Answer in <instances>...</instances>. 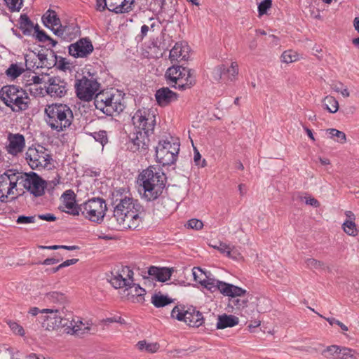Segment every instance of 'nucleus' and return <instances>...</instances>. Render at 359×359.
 Instances as JSON below:
<instances>
[{"label": "nucleus", "instance_id": "f257e3e1", "mask_svg": "<svg viewBox=\"0 0 359 359\" xmlns=\"http://www.w3.org/2000/svg\"><path fill=\"white\" fill-rule=\"evenodd\" d=\"M113 205V214L107 220L110 229H136L142 223L144 209L137 200L125 196L116 198Z\"/></svg>", "mask_w": 359, "mask_h": 359}, {"label": "nucleus", "instance_id": "f03ea898", "mask_svg": "<svg viewBox=\"0 0 359 359\" xmlns=\"http://www.w3.org/2000/svg\"><path fill=\"white\" fill-rule=\"evenodd\" d=\"M138 180L143 188V197L151 201L158 198L163 193L166 176L159 168L149 166L139 175Z\"/></svg>", "mask_w": 359, "mask_h": 359}, {"label": "nucleus", "instance_id": "7ed1b4c3", "mask_svg": "<svg viewBox=\"0 0 359 359\" xmlns=\"http://www.w3.org/2000/svg\"><path fill=\"white\" fill-rule=\"evenodd\" d=\"M46 122L52 130L61 132L69 128L74 120L71 108L64 104H52L45 108Z\"/></svg>", "mask_w": 359, "mask_h": 359}, {"label": "nucleus", "instance_id": "20e7f679", "mask_svg": "<svg viewBox=\"0 0 359 359\" xmlns=\"http://www.w3.org/2000/svg\"><path fill=\"white\" fill-rule=\"evenodd\" d=\"M94 104L97 110L109 116L119 115L124 109L123 96L118 91H102L94 98Z\"/></svg>", "mask_w": 359, "mask_h": 359}, {"label": "nucleus", "instance_id": "39448f33", "mask_svg": "<svg viewBox=\"0 0 359 359\" xmlns=\"http://www.w3.org/2000/svg\"><path fill=\"white\" fill-rule=\"evenodd\" d=\"M0 99L13 111H22L28 107L29 97L21 88L14 86H5L0 90Z\"/></svg>", "mask_w": 359, "mask_h": 359}, {"label": "nucleus", "instance_id": "423d86ee", "mask_svg": "<svg viewBox=\"0 0 359 359\" xmlns=\"http://www.w3.org/2000/svg\"><path fill=\"white\" fill-rule=\"evenodd\" d=\"M165 76L168 81L174 83L181 90L189 89L196 83L195 72L191 69L173 65L169 67Z\"/></svg>", "mask_w": 359, "mask_h": 359}, {"label": "nucleus", "instance_id": "0eeeda50", "mask_svg": "<svg viewBox=\"0 0 359 359\" xmlns=\"http://www.w3.org/2000/svg\"><path fill=\"white\" fill-rule=\"evenodd\" d=\"M19 172L9 170L0 175V201L6 202L9 196L12 199L21 194L22 189L18 185Z\"/></svg>", "mask_w": 359, "mask_h": 359}, {"label": "nucleus", "instance_id": "6e6552de", "mask_svg": "<svg viewBox=\"0 0 359 359\" xmlns=\"http://www.w3.org/2000/svg\"><path fill=\"white\" fill-rule=\"evenodd\" d=\"M79 215L86 219L96 223L104 220L107 205L101 198H93L79 205Z\"/></svg>", "mask_w": 359, "mask_h": 359}, {"label": "nucleus", "instance_id": "1a4fd4ad", "mask_svg": "<svg viewBox=\"0 0 359 359\" xmlns=\"http://www.w3.org/2000/svg\"><path fill=\"white\" fill-rule=\"evenodd\" d=\"M18 185L22 189L21 194L24 190L28 191L34 197H40L45 193L46 181L34 172H19Z\"/></svg>", "mask_w": 359, "mask_h": 359}, {"label": "nucleus", "instance_id": "9d476101", "mask_svg": "<svg viewBox=\"0 0 359 359\" xmlns=\"http://www.w3.org/2000/svg\"><path fill=\"white\" fill-rule=\"evenodd\" d=\"M171 317L195 327H198L204 323L202 313L193 306L186 308L181 305L176 306L171 311Z\"/></svg>", "mask_w": 359, "mask_h": 359}, {"label": "nucleus", "instance_id": "9b49d317", "mask_svg": "<svg viewBox=\"0 0 359 359\" xmlns=\"http://www.w3.org/2000/svg\"><path fill=\"white\" fill-rule=\"evenodd\" d=\"M133 275L134 273L130 267L123 266L119 272L112 276L109 282L116 289L122 287L128 289L134 287L135 293L137 296H144L145 290L138 285L133 284Z\"/></svg>", "mask_w": 359, "mask_h": 359}, {"label": "nucleus", "instance_id": "f8f14e48", "mask_svg": "<svg viewBox=\"0 0 359 359\" xmlns=\"http://www.w3.org/2000/svg\"><path fill=\"white\" fill-rule=\"evenodd\" d=\"M179 151V142L160 141L156 147V157L163 165H170L176 161Z\"/></svg>", "mask_w": 359, "mask_h": 359}, {"label": "nucleus", "instance_id": "ddd939ff", "mask_svg": "<svg viewBox=\"0 0 359 359\" xmlns=\"http://www.w3.org/2000/svg\"><path fill=\"white\" fill-rule=\"evenodd\" d=\"M65 307L57 306L56 309H45L41 310V313H46L42 327L47 330H54L59 327L64 330L69 324V318L65 316Z\"/></svg>", "mask_w": 359, "mask_h": 359}, {"label": "nucleus", "instance_id": "4468645a", "mask_svg": "<svg viewBox=\"0 0 359 359\" xmlns=\"http://www.w3.org/2000/svg\"><path fill=\"white\" fill-rule=\"evenodd\" d=\"M135 130L153 133L156 126V116L151 109L142 108L137 110L132 117Z\"/></svg>", "mask_w": 359, "mask_h": 359}, {"label": "nucleus", "instance_id": "2eb2a0df", "mask_svg": "<svg viewBox=\"0 0 359 359\" xmlns=\"http://www.w3.org/2000/svg\"><path fill=\"white\" fill-rule=\"evenodd\" d=\"M202 285L210 290L215 291V290H218L222 294L228 297L243 296L246 292V290L241 287L216 280L211 277L210 273L207 274Z\"/></svg>", "mask_w": 359, "mask_h": 359}, {"label": "nucleus", "instance_id": "dca6fc26", "mask_svg": "<svg viewBox=\"0 0 359 359\" xmlns=\"http://www.w3.org/2000/svg\"><path fill=\"white\" fill-rule=\"evenodd\" d=\"M43 25L50 29L53 34L60 37L64 41H69L70 38V27L62 26L60 24V20L57 17L56 12L53 10H48L42 16Z\"/></svg>", "mask_w": 359, "mask_h": 359}, {"label": "nucleus", "instance_id": "f3484780", "mask_svg": "<svg viewBox=\"0 0 359 359\" xmlns=\"http://www.w3.org/2000/svg\"><path fill=\"white\" fill-rule=\"evenodd\" d=\"M76 93L77 97L83 101L91 100L100 88V83L96 79L83 76L76 80L75 83Z\"/></svg>", "mask_w": 359, "mask_h": 359}, {"label": "nucleus", "instance_id": "a211bd4d", "mask_svg": "<svg viewBox=\"0 0 359 359\" xmlns=\"http://www.w3.org/2000/svg\"><path fill=\"white\" fill-rule=\"evenodd\" d=\"M25 155L26 160L32 169L46 168L50 164V155L42 146L36 148L29 147Z\"/></svg>", "mask_w": 359, "mask_h": 359}, {"label": "nucleus", "instance_id": "6ab92c4d", "mask_svg": "<svg viewBox=\"0 0 359 359\" xmlns=\"http://www.w3.org/2000/svg\"><path fill=\"white\" fill-rule=\"evenodd\" d=\"M68 49L69 55L72 57L84 58L93 53L94 47L88 38H81L75 43L70 44Z\"/></svg>", "mask_w": 359, "mask_h": 359}, {"label": "nucleus", "instance_id": "aec40b11", "mask_svg": "<svg viewBox=\"0 0 359 359\" xmlns=\"http://www.w3.org/2000/svg\"><path fill=\"white\" fill-rule=\"evenodd\" d=\"M46 93L51 97H62L67 91V83L59 76H53L48 79L46 83Z\"/></svg>", "mask_w": 359, "mask_h": 359}, {"label": "nucleus", "instance_id": "412c9836", "mask_svg": "<svg viewBox=\"0 0 359 359\" xmlns=\"http://www.w3.org/2000/svg\"><path fill=\"white\" fill-rule=\"evenodd\" d=\"M152 133H146L145 131L135 130L130 137V149L133 151H144L148 149L149 138Z\"/></svg>", "mask_w": 359, "mask_h": 359}, {"label": "nucleus", "instance_id": "4be33fe9", "mask_svg": "<svg viewBox=\"0 0 359 359\" xmlns=\"http://www.w3.org/2000/svg\"><path fill=\"white\" fill-rule=\"evenodd\" d=\"M91 329V323L88 321L83 322L80 318L69 319V324L65 330V332L69 334L82 335L88 332Z\"/></svg>", "mask_w": 359, "mask_h": 359}, {"label": "nucleus", "instance_id": "5701e85b", "mask_svg": "<svg viewBox=\"0 0 359 359\" xmlns=\"http://www.w3.org/2000/svg\"><path fill=\"white\" fill-rule=\"evenodd\" d=\"M62 206L60 209L65 212L76 216L79 215V206L76 205L75 194L72 190H67L62 195Z\"/></svg>", "mask_w": 359, "mask_h": 359}, {"label": "nucleus", "instance_id": "b1692460", "mask_svg": "<svg viewBox=\"0 0 359 359\" xmlns=\"http://www.w3.org/2000/svg\"><path fill=\"white\" fill-rule=\"evenodd\" d=\"M8 144L6 146V151L12 155H17L22 152L25 146V137L19 133H10L8 137Z\"/></svg>", "mask_w": 359, "mask_h": 359}, {"label": "nucleus", "instance_id": "393cba45", "mask_svg": "<svg viewBox=\"0 0 359 359\" xmlns=\"http://www.w3.org/2000/svg\"><path fill=\"white\" fill-rule=\"evenodd\" d=\"M155 97L160 106L165 107L176 101L178 98V95L170 90L169 88L163 87L156 90Z\"/></svg>", "mask_w": 359, "mask_h": 359}, {"label": "nucleus", "instance_id": "a878e982", "mask_svg": "<svg viewBox=\"0 0 359 359\" xmlns=\"http://www.w3.org/2000/svg\"><path fill=\"white\" fill-rule=\"evenodd\" d=\"M190 48L187 43H176L170 51V59L172 61L187 60L189 57Z\"/></svg>", "mask_w": 359, "mask_h": 359}, {"label": "nucleus", "instance_id": "bb28decb", "mask_svg": "<svg viewBox=\"0 0 359 359\" xmlns=\"http://www.w3.org/2000/svg\"><path fill=\"white\" fill-rule=\"evenodd\" d=\"M134 0H108L107 9L115 13H124L133 9Z\"/></svg>", "mask_w": 359, "mask_h": 359}, {"label": "nucleus", "instance_id": "cd10ccee", "mask_svg": "<svg viewBox=\"0 0 359 359\" xmlns=\"http://www.w3.org/2000/svg\"><path fill=\"white\" fill-rule=\"evenodd\" d=\"M172 270L168 268H160L151 266L148 269V275L160 282H165L170 279Z\"/></svg>", "mask_w": 359, "mask_h": 359}, {"label": "nucleus", "instance_id": "c85d7f7f", "mask_svg": "<svg viewBox=\"0 0 359 359\" xmlns=\"http://www.w3.org/2000/svg\"><path fill=\"white\" fill-rule=\"evenodd\" d=\"M238 323L239 319L238 317L224 313L218 316L216 327L218 330L232 327L237 325Z\"/></svg>", "mask_w": 359, "mask_h": 359}, {"label": "nucleus", "instance_id": "c756f323", "mask_svg": "<svg viewBox=\"0 0 359 359\" xmlns=\"http://www.w3.org/2000/svg\"><path fill=\"white\" fill-rule=\"evenodd\" d=\"M43 301L46 304H57L58 306H63L66 302V297L63 293L58 292H50L44 295Z\"/></svg>", "mask_w": 359, "mask_h": 359}, {"label": "nucleus", "instance_id": "7c9ffc66", "mask_svg": "<svg viewBox=\"0 0 359 359\" xmlns=\"http://www.w3.org/2000/svg\"><path fill=\"white\" fill-rule=\"evenodd\" d=\"M35 26L34 23L29 20L26 14L20 15L19 20V28L22 30L23 34L29 36L34 30Z\"/></svg>", "mask_w": 359, "mask_h": 359}, {"label": "nucleus", "instance_id": "2f4dec72", "mask_svg": "<svg viewBox=\"0 0 359 359\" xmlns=\"http://www.w3.org/2000/svg\"><path fill=\"white\" fill-rule=\"evenodd\" d=\"M39 57L41 62V65L47 67L55 66L57 63V56L55 54V53L52 50H50L49 54H39Z\"/></svg>", "mask_w": 359, "mask_h": 359}, {"label": "nucleus", "instance_id": "473e14b6", "mask_svg": "<svg viewBox=\"0 0 359 359\" xmlns=\"http://www.w3.org/2000/svg\"><path fill=\"white\" fill-rule=\"evenodd\" d=\"M172 302V299L161 293L155 294L151 297V303L157 308L165 306Z\"/></svg>", "mask_w": 359, "mask_h": 359}, {"label": "nucleus", "instance_id": "72a5a7b5", "mask_svg": "<svg viewBox=\"0 0 359 359\" xmlns=\"http://www.w3.org/2000/svg\"><path fill=\"white\" fill-rule=\"evenodd\" d=\"M323 104L325 109L330 113H335L339 109L338 101L330 95H327L323 99Z\"/></svg>", "mask_w": 359, "mask_h": 359}, {"label": "nucleus", "instance_id": "f704fd0d", "mask_svg": "<svg viewBox=\"0 0 359 359\" xmlns=\"http://www.w3.org/2000/svg\"><path fill=\"white\" fill-rule=\"evenodd\" d=\"M137 346L139 350H145L147 352L149 353H156L160 348V345L157 342L147 343L146 341H140L137 344Z\"/></svg>", "mask_w": 359, "mask_h": 359}, {"label": "nucleus", "instance_id": "c9c22d12", "mask_svg": "<svg viewBox=\"0 0 359 359\" xmlns=\"http://www.w3.org/2000/svg\"><path fill=\"white\" fill-rule=\"evenodd\" d=\"M25 71L22 65L13 63L6 69V74L12 79H16L20 76Z\"/></svg>", "mask_w": 359, "mask_h": 359}, {"label": "nucleus", "instance_id": "e433bc0d", "mask_svg": "<svg viewBox=\"0 0 359 359\" xmlns=\"http://www.w3.org/2000/svg\"><path fill=\"white\" fill-rule=\"evenodd\" d=\"M341 347L337 345L329 346L323 351L322 355L327 358H334L339 359Z\"/></svg>", "mask_w": 359, "mask_h": 359}, {"label": "nucleus", "instance_id": "4c0bfd02", "mask_svg": "<svg viewBox=\"0 0 359 359\" xmlns=\"http://www.w3.org/2000/svg\"><path fill=\"white\" fill-rule=\"evenodd\" d=\"M339 359H359V353L353 349L341 347Z\"/></svg>", "mask_w": 359, "mask_h": 359}, {"label": "nucleus", "instance_id": "58836bf2", "mask_svg": "<svg viewBox=\"0 0 359 359\" xmlns=\"http://www.w3.org/2000/svg\"><path fill=\"white\" fill-rule=\"evenodd\" d=\"M344 231L349 236H355L358 235V229L355 221L345 220L342 224Z\"/></svg>", "mask_w": 359, "mask_h": 359}, {"label": "nucleus", "instance_id": "ea45409f", "mask_svg": "<svg viewBox=\"0 0 359 359\" xmlns=\"http://www.w3.org/2000/svg\"><path fill=\"white\" fill-rule=\"evenodd\" d=\"M306 266L311 270L325 269L326 266L324 262L313 258H308L305 260Z\"/></svg>", "mask_w": 359, "mask_h": 359}, {"label": "nucleus", "instance_id": "a19ab883", "mask_svg": "<svg viewBox=\"0 0 359 359\" xmlns=\"http://www.w3.org/2000/svg\"><path fill=\"white\" fill-rule=\"evenodd\" d=\"M298 59V54L292 50L284 51L281 55L282 62L287 64L296 62Z\"/></svg>", "mask_w": 359, "mask_h": 359}, {"label": "nucleus", "instance_id": "79ce46f5", "mask_svg": "<svg viewBox=\"0 0 359 359\" xmlns=\"http://www.w3.org/2000/svg\"><path fill=\"white\" fill-rule=\"evenodd\" d=\"M192 273L194 280L198 282L202 285V283L204 282V278H205L208 273L204 272L199 267H194L192 269Z\"/></svg>", "mask_w": 359, "mask_h": 359}, {"label": "nucleus", "instance_id": "37998d69", "mask_svg": "<svg viewBox=\"0 0 359 359\" xmlns=\"http://www.w3.org/2000/svg\"><path fill=\"white\" fill-rule=\"evenodd\" d=\"M229 74L231 81L233 80L238 74V65L236 62H232L229 67H226L225 74Z\"/></svg>", "mask_w": 359, "mask_h": 359}, {"label": "nucleus", "instance_id": "c03bdc74", "mask_svg": "<svg viewBox=\"0 0 359 359\" xmlns=\"http://www.w3.org/2000/svg\"><path fill=\"white\" fill-rule=\"evenodd\" d=\"M93 136L95 141L100 142L102 146L105 145L108 142L107 134L105 130L95 132L93 133Z\"/></svg>", "mask_w": 359, "mask_h": 359}, {"label": "nucleus", "instance_id": "a18cd8bd", "mask_svg": "<svg viewBox=\"0 0 359 359\" xmlns=\"http://www.w3.org/2000/svg\"><path fill=\"white\" fill-rule=\"evenodd\" d=\"M9 327L13 332V333L18 334L20 336H24L25 332L24 328L20 325L18 323L12 320H9L7 322Z\"/></svg>", "mask_w": 359, "mask_h": 359}, {"label": "nucleus", "instance_id": "49530a36", "mask_svg": "<svg viewBox=\"0 0 359 359\" xmlns=\"http://www.w3.org/2000/svg\"><path fill=\"white\" fill-rule=\"evenodd\" d=\"M327 132L331 135V137H337L339 138L338 142L343 144L346 142V137L344 133L339 131L337 129L330 128L327 129Z\"/></svg>", "mask_w": 359, "mask_h": 359}, {"label": "nucleus", "instance_id": "de8ad7c7", "mask_svg": "<svg viewBox=\"0 0 359 359\" xmlns=\"http://www.w3.org/2000/svg\"><path fill=\"white\" fill-rule=\"evenodd\" d=\"M225 72H226L225 65H222L217 66L215 68H214V69L212 72V78L215 81H219L222 79V75H225Z\"/></svg>", "mask_w": 359, "mask_h": 359}, {"label": "nucleus", "instance_id": "09e8293b", "mask_svg": "<svg viewBox=\"0 0 359 359\" xmlns=\"http://www.w3.org/2000/svg\"><path fill=\"white\" fill-rule=\"evenodd\" d=\"M6 3L11 11H19L22 5V0H6Z\"/></svg>", "mask_w": 359, "mask_h": 359}, {"label": "nucleus", "instance_id": "8fccbe9b", "mask_svg": "<svg viewBox=\"0 0 359 359\" xmlns=\"http://www.w3.org/2000/svg\"><path fill=\"white\" fill-rule=\"evenodd\" d=\"M213 248L218 250L220 252L225 254L226 256H231V248L224 243H219L218 245H212Z\"/></svg>", "mask_w": 359, "mask_h": 359}, {"label": "nucleus", "instance_id": "3c124183", "mask_svg": "<svg viewBox=\"0 0 359 359\" xmlns=\"http://www.w3.org/2000/svg\"><path fill=\"white\" fill-rule=\"evenodd\" d=\"M272 5L271 0H264L258 5V12L260 16L266 13L267 10L271 8Z\"/></svg>", "mask_w": 359, "mask_h": 359}, {"label": "nucleus", "instance_id": "603ef678", "mask_svg": "<svg viewBox=\"0 0 359 359\" xmlns=\"http://www.w3.org/2000/svg\"><path fill=\"white\" fill-rule=\"evenodd\" d=\"M185 226L189 229L200 230L203 227V223L200 219H191L187 222Z\"/></svg>", "mask_w": 359, "mask_h": 359}, {"label": "nucleus", "instance_id": "864d4df0", "mask_svg": "<svg viewBox=\"0 0 359 359\" xmlns=\"http://www.w3.org/2000/svg\"><path fill=\"white\" fill-rule=\"evenodd\" d=\"M36 216L20 215L18 217L16 222L19 224H27L34 223L36 222Z\"/></svg>", "mask_w": 359, "mask_h": 359}, {"label": "nucleus", "instance_id": "5fc2aeb1", "mask_svg": "<svg viewBox=\"0 0 359 359\" xmlns=\"http://www.w3.org/2000/svg\"><path fill=\"white\" fill-rule=\"evenodd\" d=\"M300 199L301 201H304L306 205H309L315 208H318L320 206V203L318 202V201L309 195L301 196Z\"/></svg>", "mask_w": 359, "mask_h": 359}, {"label": "nucleus", "instance_id": "6e6d98bb", "mask_svg": "<svg viewBox=\"0 0 359 359\" xmlns=\"http://www.w3.org/2000/svg\"><path fill=\"white\" fill-rule=\"evenodd\" d=\"M34 31L36 33V37L39 41L46 42L49 39V36L44 31L40 30L38 25H35Z\"/></svg>", "mask_w": 359, "mask_h": 359}, {"label": "nucleus", "instance_id": "4d7b16f0", "mask_svg": "<svg viewBox=\"0 0 359 359\" xmlns=\"http://www.w3.org/2000/svg\"><path fill=\"white\" fill-rule=\"evenodd\" d=\"M238 296L231 297V298L229 299V304L233 306H236L238 309L243 308L246 302L245 300H241L240 299L236 298Z\"/></svg>", "mask_w": 359, "mask_h": 359}, {"label": "nucleus", "instance_id": "13d9d810", "mask_svg": "<svg viewBox=\"0 0 359 359\" xmlns=\"http://www.w3.org/2000/svg\"><path fill=\"white\" fill-rule=\"evenodd\" d=\"M57 68L60 70L65 71L67 69H69L70 68V63L63 57H59V60L57 59Z\"/></svg>", "mask_w": 359, "mask_h": 359}, {"label": "nucleus", "instance_id": "bf43d9fd", "mask_svg": "<svg viewBox=\"0 0 359 359\" xmlns=\"http://www.w3.org/2000/svg\"><path fill=\"white\" fill-rule=\"evenodd\" d=\"M325 320L330 323V325H333L334 324H338V326H339L342 330L348 331V327L341 321L333 318H326Z\"/></svg>", "mask_w": 359, "mask_h": 359}, {"label": "nucleus", "instance_id": "052dcab7", "mask_svg": "<svg viewBox=\"0 0 359 359\" xmlns=\"http://www.w3.org/2000/svg\"><path fill=\"white\" fill-rule=\"evenodd\" d=\"M201 156L200 153L198 152V151L197 149H195L194 157V162L197 165H199L203 168L205 165V160L203 159L202 161V162L201 163Z\"/></svg>", "mask_w": 359, "mask_h": 359}, {"label": "nucleus", "instance_id": "680f3d73", "mask_svg": "<svg viewBox=\"0 0 359 359\" xmlns=\"http://www.w3.org/2000/svg\"><path fill=\"white\" fill-rule=\"evenodd\" d=\"M108 7V0H97L96 9L99 11H103Z\"/></svg>", "mask_w": 359, "mask_h": 359}, {"label": "nucleus", "instance_id": "e2e57ef3", "mask_svg": "<svg viewBox=\"0 0 359 359\" xmlns=\"http://www.w3.org/2000/svg\"><path fill=\"white\" fill-rule=\"evenodd\" d=\"M38 218L39 219L46 220L48 222H53L56 219V217L53 214H43V215H39Z\"/></svg>", "mask_w": 359, "mask_h": 359}, {"label": "nucleus", "instance_id": "0e129e2a", "mask_svg": "<svg viewBox=\"0 0 359 359\" xmlns=\"http://www.w3.org/2000/svg\"><path fill=\"white\" fill-rule=\"evenodd\" d=\"M105 323H118L121 324L125 323V320L123 319L120 316H114L111 318H108L104 320Z\"/></svg>", "mask_w": 359, "mask_h": 359}, {"label": "nucleus", "instance_id": "69168bd1", "mask_svg": "<svg viewBox=\"0 0 359 359\" xmlns=\"http://www.w3.org/2000/svg\"><path fill=\"white\" fill-rule=\"evenodd\" d=\"M61 259L62 258H47L43 262H41V264L44 265H53L58 263Z\"/></svg>", "mask_w": 359, "mask_h": 359}, {"label": "nucleus", "instance_id": "338daca9", "mask_svg": "<svg viewBox=\"0 0 359 359\" xmlns=\"http://www.w3.org/2000/svg\"><path fill=\"white\" fill-rule=\"evenodd\" d=\"M79 261L78 259H67L65 262H63L62 264H60V267L62 268H64V267H67V266H69L70 265H72V264H74L76 263H77V262Z\"/></svg>", "mask_w": 359, "mask_h": 359}, {"label": "nucleus", "instance_id": "774afa93", "mask_svg": "<svg viewBox=\"0 0 359 359\" xmlns=\"http://www.w3.org/2000/svg\"><path fill=\"white\" fill-rule=\"evenodd\" d=\"M60 183V180L58 178H55L51 181L46 182V187L47 189H54V187Z\"/></svg>", "mask_w": 359, "mask_h": 359}]
</instances>
